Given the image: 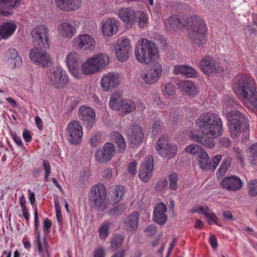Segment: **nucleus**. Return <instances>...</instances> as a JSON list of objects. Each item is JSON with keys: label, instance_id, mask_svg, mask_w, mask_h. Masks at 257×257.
I'll list each match as a JSON object with an SVG mask.
<instances>
[{"label": "nucleus", "instance_id": "obj_1", "mask_svg": "<svg viewBox=\"0 0 257 257\" xmlns=\"http://www.w3.org/2000/svg\"><path fill=\"white\" fill-rule=\"evenodd\" d=\"M195 124L202 133L203 136L193 135L191 133L189 137L195 142L206 147L213 148L214 143L212 139L218 138L223 132L222 122L220 117L215 113H204L196 120Z\"/></svg>", "mask_w": 257, "mask_h": 257}, {"label": "nucleus", "instance_id": "obj_2", "mask_svg": "<svg viewBox=\"0 0 257 257\" xmlns=\"http://www.w3.org/2000/svg\"><path fill=\"white\" fill-rule=\"evenodd\" d=\"M166 28L169 30H177L189 26L188 35L195 45L200 46L206 41L207 27L205 22L199 17L194 16L186 20L185 18L179 19L171 16L165 20Z\"/></svg>", "mask_w": 257, "mask_h": 257}, {"label": "nucleus", "instance_id": "obj_3", "mask_svg": "<svg viewBox=\"0 0 257 257\" xmlns=\"http://www.w3.org/2000/svg\"><path fill=\"white\" fill-rule=\"evenodd\" d=\"M238 104L232 98L223 104L222 113L228 120V127L231 137L236 138L241 132L248 135V123L244 114L236 110Z\"/></svg>", "mask_w": 257, "mask_h": 257}, {"label": "nucleus", "instance_id": "obj_4", "mask_svg": "<svg viewBox=\"0 0 257 257\" xmlns=\"http://www.w3.org/2000/svg\"><path fill=\"white\" fill-rule=\"evenodd\" d=\"M233 89L248 109L257 111V91L255 81L246 76L234 78Z\"/></svg>", "mask_w": 257, "mask_h": 257}, {"label": "nucleus", "instance_id": "obj_5", "mask_svg": "<svg viewBox=\"0 0 257 257\" xmlns=\"http://www.w3.org/2000/svg\"><path fill=\"white\" fill-rule=\"evenodd\" d=\"M135 55L142 64H148L158 57V50L155 44L146 38H141L137 42Z\"/></svg>", "mask_w": 257, "mask_h": 257}, {"label": "nucleus", "instance_id": "obj_6", "mask_svg": "<svg viewBox=\"0 0 257 257\" xmlns=\"http://www.w3.org/2000/svg\"><path fill=\"white\" fill-rule=\"evenodd\" d=\"M109 62V57L105 54L94 55L81 64L79 69L80 74L77 79L81 78L83 75H91L101 71Z\"/></svg>", "mask_w": 257, "mask_h": 257}, {"label": "nucleus", "instance_id": "obj_7", "mask_svg": "<svg viewBox=\"0 0 257 257\" xmlns=\"http://www.w3.org/2000/svg\"><path fill=\"white\" fill-rule=\"evenodd\" d=\"M46 80L55 88L63 89L68 84L69 76L63 68L57 66L47 73Z\"/></svg>", "mask_w": 257, "mask_h": 257}, {"label": "nucleus", "instance_id": "obj_8", "mask_svg": "<svg viewBox=\"0 0 257 257\" xmlns=\"http://www.w3.org/2000/svg\"><path fill=\"white\" fill-rule=\"evenodd\" d=\"M89 201L91 206L101 211H104L108 203L106 200V190L104 185L98 184L91 189Z\"/></svg>", "mask_w": 257, "mask_h": 257}, {"label": "nucleus", "instance_id": "obj_9", "mask_svg": "<svg viewBox=\"0 0 257 257\" xmlns=\"http://www.w3.org/2000/svg\"><path fill=\"white\" fill-rule=\"evenodd\" d=\"M156 150L159 155L169 160L176 155L178 152V146L170 142L167 137L162 136L156 143Z\"/></svg>", "mask_w": 257, "mask_h": 257}, {"label": "nucleus", "instance_id": "obj_10", "mask_svg": "<svg viewBox=\"0 0 257 257\" xmlns=\"http://www.w3.org/2000/svg\"><path fill=\"white\" fill-rule=\"evenodd\" d=\"M162 72V65L159 62H155L150 67L142 71L141 78L145 84L153 85L159 81Z\"/></svg>", "mask_w": 257, "mask_h": 257}, {"label": "nucleus", "instance_id": "obj_11", "mask_svg": "<svg viewBox=\"0 0 257 257\" xmlns=\"http://www.w3.org/2000/svg\"><path fill=\"white\" fill-rule=\"evenodd\" d=\"M49 48L44 46L34 48L29 53V58L32 62L41 66H48L51 63V57L48 50Z\"/></svg>", "mask_w": 257, "mask_h": 257}, {"label": "nucleus", "instance_id": "obj_12", "mask_svg": "<svg viewBox=\"0 0 257 257\" xmlns=\"http://www.w3.org/2000/svg\"><path fill=\"white\" fill-rule=\"evenodd\" d=\"M221 159L222 156L220 155H217L211 160H210L207 153L204 150L201 152L200 154H198L196 158V161L197 164L201 169L213 171L217 168Z\"/></svg>", "mask_w": 257, "mask_h": 257}, {"label": "nucleus", "instance_id": "obj_13", "mask_svg": "<svg viewBox=\"0 0 257 257\" xmlns=\"http://www.w3.org/2000/svg\"><path fill=\"white\" fill-rule=\"evenodd\" d=\"M114 50L116 58L118 61H126L132 51L130 39L125 37H120L117 40Z\"/></svg>", "mask_w": 257, "mask_h": 257}, {"label": "nucleus", "instance_id": "obj_14", "mask_svg": "<svg viewBox=\"0 0 257 257\" xmlns=\"http://www.w3.org/2000/svg\"><path fill=\"white\" fill-rule=\"evenodd\" d=\"M121 75L114 72L103 74L100 80V86L103 91L109 92L117 87L121 83Z\"/></svg>", "mask_w": 257, "mask_h": 257}, {"label": "nucleus", "instance_id": "obj_15", "mask_svg": "<svg viewBox=\"0 0 257 257\" xmlns=\"http://www.w3.org/2000/svg\"><path fill=\"white\" fill-rule=\"evenodd\" d=\"M72 46L76 50L93 51L96 47L94 38L89 34H81L77 35L72 40Z\"/></svg>", "mask_w": 257, "mask_h": 257}, {"label": "nucleus", "instance_id": "obj_16", "mask_svg": "<svg viewBox=\"0 0 257 257\" xmlns=\"http://www.w3.org/2000/svg\"><path fill=\"white\" fill-rule=\"evenodd\" d=\"M80 24L78 20L61 22L57 27V33L63 39H71L77 33L76 29Z\"/></svg>", "mask_w": 257, "mask_h": 257}, {"label": "nucleus", "instance_id": "obj_17", "mask_svg": "<svg viewBox=\"0 0 257 257\" xmlns=\"http://www.w3.org/2000/svg\"><path fill=\"white\" fill-rule=\"evenodd\" d=\"M67 137L72 144H78L82 140V127L79 121L73 120L69 122L66 127Z\"/></svg>", "mask_w": 257, "mask_h": 257}, {"label": "nucleus", "instance_id": "obj_18", "mask_svg": "<svg viewBox=\"0 0 257 257\" xmlns=\"http://www.w3.org/2000/svg\"><path fill=\"white\" fill-rule=\"evenodd\" d=\"M48 30L44 25L34 28L31 32L34 42L39 47L44 46L46 48H49V39L47 36Z\"/></svg>", "mask_w": 257, "mask_h": 257}, {"label": "nucleus", "instance_id": "obj_19", "mask_svg": "<svg viewBox=\"0 0 257 257\" xmlns=\"http://www.w3.org/2000/svg\"><path fill=\"white\" fill-rule=\"evenodd\" d=\"M80 56L79 54L76 52H71L66 56L65 62L68 67V70L71 75L74 78L79 76L80 67L79 62Z\"/></svg>", "mask_w": 257, "mask_h": 257}, {"label": "nucleus", "instance_id": "obj_20", "mask_svg": "<svg viewBox=\"0 0 257 257\" xmlns=\"http://www.w3.org/2000/svg\"><path fill=\"white\" fill-rule=\"evenodd\" d=\"M199 66L202 72L206 75L221 73L224 71L210 57L203 58L200 62Z\"/></svg>", "mask_w": 257, "mask_h": 257}, {"label": "nucleus", "instance_id": "obj_21", "mask_svg": "<svg viewBox=\"0 0 257 257\" xmlns=\"http://www.w3.org/2000/svg\"><path fill=\"white\" fill-rule=\"evenodd\" d=\"M78 116L88 130L93 126L95 120V112L93 109L86 106H82L78 112Z\"/></svg>", "mask_w": 257, "mask_h": 257}, {"label": "nucleus", "instance_id": "obj_22", "mask_svg": "<svg viewBox=\"0 0 257 257\" xmlns=\"http://www.w3.org/2000/svg\"><path fill=\"white\" fill-rule=\"evenodd\" d=\"M115 152L114 145L112 143H106L102 149L97 150L95 154L96 160L100 163L106 162L111 159Z\"/></svg>", "mask_w": 257, "mask_h": 257}, {"label": "nucleus", "instance_id": "obj_23", "mask_svg": "<svg viewBox=\"0 0 257 257\" xmlns=\"http://www.w3.org/2000/svg\"><path fill=\"white\" fill-rule=\"evenodd\" d=\"M153 165L154 159L152 156H149L145 158L141 165L139 174L142 181L147 182L150 180L152 176Z\"/></svg>", "mask_w": 257, "mask_h": 257}, {"label": "nucleus", "instance_id": "obj_24", "mask_svg": "<svg viewBox=\"0 0 257 257\" xmlns=\"http://www.w3.org/2000/svg\"><path fill=\"white\" fill-rule=\"evenodd\" d=\"M5 63L10 68L14 69L20 67L22 64V59L19 56L18 51L13 48L7 50L4 56Z\"/></svg>", "mask_w": 257, "mask_h": 257}, {"label": "nucleus", "instance_id": "obj_25", "mask_svg": "<svg viewBox=\"0 0 257 257\" xmlns=\"http://www.w3.org/2000/svg\"><path fill=\"white\" fill-rule=\"evenodd\" d=\"M137 13L132 8H121L117 12V16L124 23L133 26L136 21Z\"/></svg>", "mask_w": 257, "mask_h": 257}, {"label": "nucleus", "instance_id": "obj_26", "mask_svg": "<svg viewBox=\"0 0 257 257\" xmlns=\"http://www.w3.org/2000/svg\"><path fill=\"white\" fill-rule=\"evenodd\" d=\"M56 6L62 11L73 12L81 7L82 0H54Z\"/></svg>", "mask_w": 257, "mask_h": 257}, {"label": "nucleus", "instance_id": "obj_27", "mask_svg": "<svg viewBox=\"0 0 257 257\" xmlns=\"http://www.w3.org/2000/svg\"><path fill=\"white\" fill-rule=\"evenodd\" d=\"M21 0H0V17H8L20 5Z\"/></svg>", "mask_w": 257, "mask_h": 257}, {"label": "nucleus", "instance_id": "obj_28", "mask_svg": "<svg viewBox=\"0 0 257 257\" xmlns=\"http://www.w3.org/2000/svg\"><path fill=\"white\" fill-rule=\"evenodd\" d=\"M119 24L116 19H108L101 26V32L103 36L111 37L118 31Z\"/></svg>", "mask_w": 257, "mask_h": 257}, {"label": "nucleus", "instance_id": "obj_29", "mask_svg": "<svg viewBox=\"0 0 257 257\" xmlns=\"http://www.w3.org/2000/svg\"><path fill=\"white\" fill-rule=\"evenodd\" d=\"M221 186L228 191H235L241 188L242 182L236 176L226 177L221 181Z\"/></svg>", "mask_w": 257, "mask_h": 257}, {"label": "nucleus", "instance_id": "obj_30", "mask_svg": "<svg viewBox=\"0 0 257 257\" xmlns=\"http://www.w3.org/2000/svg\"><path fill=\"white\" fill-rule=\"evenodd\" d=\"M17 25L13 21H7L0 25V41L11 37L17 29Z\"/></svg>", "mask_w": 257, "mask_h": 257}, {"label": "nucleus", "instance_id": "obj_31", "mask_svg": "<svg viewBox=\"0 0 257 257\" xmlns=\"http://www.w3.org/2000/svg\"><path fill=\"white\" fill-rule=\"evenodd\" d=\"M166 211L167 207L163 203L157 204L153 211V220L160 225L164 224L167 220Z\"/></svg>", "mask_w": 257, "mask_h": 257}, {"label": "nucleus", "instance_id": "obj_32", "mask_svg": "<svg viewBox=\"0 0 257 257\" xmlns=\"http://www.w3.org/2000/svg\"><path fill=\"white\" fill-rule=\"evenodd\" d=\"M177 85L182 91L191 96H195L199 92L195 84L190 80L180 81L178 83Z\"/></svg>", "mask_w": 257, "mask_h": 257}, {"label": "nucleus", "instance_id": "obj_33", "mask_svg": "<svg viewBox=\"0 0 257 257\" xmlns=\"http://www.w3.org/2000/svg\"><path fill=\"white\" fill-rule=\"evenodd\" d=\"M128 136L131 144L133 145L140 144L142 142L144 138V134L142 128L139 125L133 126L131 128V131L128 133Z\"/></svg>", "mask_w": 257, "mask_h": 257}, {"label": "nucleus", "instance_id": "obj_34", "mask_svg": "<svg viewBox=\"0 0 257 257\" xmlns=\"http://www.w3.org/2000/svg\"><path fill=\"white\" fill-rule=\"evenodd\" d=\"M122 93L119 91H115L113 92L109 98V106L111 109L114 111H119L122 106Z\"/></svg>", "mask_w": 257, "mask_h": 257}, {"label": "nucleus", "instance_id": "obj_35", "mask_svg": "<svg viewBox=\"0 0 257 257\" xmlns=\"http://www.w3.org/2000/svg\"><path fill=\"white\" fill-rule=\"evenodd\" d=\"M175 74H181L188 78L195 77L197 75V72L192 67L188 65H176L174 67Z\"/></svg>", "mask_w": 257, "mask_h": 257}, {"label": "nucleus", "instance_id": "obj_36", "mask_svg": "<svg viewBox=\"0 0 257 257\" xmlns=\"http://www.w3.org/2000/svg\"><path fill=\"white\" fill-rule=\"evenodd\" d=\"M138 213L137 212H132L123 221L125 228L129 231L136 230L138 226Z\"/></svg>", "mask_w": 257, "mask_h": 257}, {"label": "nucleus", "instance_id": "obj_37", "mask_svg": "<svg viewBox=\"0 0 257 257\" xmlns=\"http://www.w3.org/2000/svg\"><path fill=\"white\" fill-rule=\"evenodd\" d=\"M125 192V188L121 185L112 187L109 193L112 198V203L113 204L118 203L122 199Z\"/></svg>", "mask_w": 257, "mask_h": 257}, {"label": "nucleus", "instance_id": "obj_38", "mask_svg": "<svg viewBox=\"0 0 257 257\" xmlns=\"http://www.w3.org/2000/svg\"><path fill=\"white\" fill-rule=\"evenodd\" d=\"M149 18L147 14L142 11H137L136 15L137 24L139 28H144L147 26L148 23Z\"/></svg>", "mask_w": 257, "mask_h": 257}, {"label": "nucleus", "instance_id": "obj_39", "mask_svg": "<svg viewBox=\"0 0 257 257\" xmlns=\"http://www.w3.org/2000/svg\"><path fill=\"white\" fill-rule=\"evenodd\" d=\"M136 109V104L132 99H124L119 111L121 113H130Z\"/></svg>", "mask_w": 257, "mask_h": 257}, {"label": "nucleus", "instance_id": "obj_40", "mask_svg": "<svg viewBox=\"0 0 257 257\" xmlns=\"http://www.w3.org/2000/svg\"><path fill=\"white\" fill-rule=\"evenodd\" d=\"M111 138L116 142L119 151H124L126 148V143L122 135L117 132H113L111 134Z\"/></svg>", "mask_w": 257, "mask_h": 257}, {"label": "nucleus", "instance_id": "obj_41", "mask_svg": "<svg viewBox=\"0 0 257 257\" xmlns=\"http://www.w3.org/2000/svg\"><path fill=\"white\" fill-rule=\"evenodd\" d=\"M161 89L163 95L167 98L174 96L176 93L174 85L170 83H166L162 85Z\"/></svg>", "mask_w": 257, "mask_h": 257}, {"label": "nucleus", "instance_id": "obj_42", "mask_svg": "<svg viewBox=\"0 0 257 257\" xmlns=\"http://www.w3.org/2000/svg\"><path fill=\"white\" fill-rule=\"evenodd\" d=\"M230 162L231 158L230 157H227L223 159L221 164L220 165L218 170H217V177H221L225 173V172L229 167Z\"/></svg>", "mask_w": 257, "mask_h": 257}, {"label": "nucleus", "instance_id": "obj_43", "mask_svg": "<svg viewBox=\"0 0 257 257\" xmlns=\"http://www.w3.org/2000/svg\"><path fill=\"white\" fill-rule=\"evenodd\" d=\"M110 223L106 221L104 222L98 229L99 237L100 238L104 239L106 238L109 234V228Z\"/></svg>", "mask_w": 257, "mask_h": 257}, {"label": "nucleus", "instance_id": "obj_44", "mask_svg": "<svg viewBox=\"0 0 257 257\" xmlns=\"http://www.w3.org/2000/svg\"><path fill=\"white\" fill-rule=\"evenodd\" d=\"M204 149L202 147L195 144L190 145L185 149L186 153L192 155H196L197 156Z\"/></svg>", "mask_w": 257, "mask_h": 257}, {"label": "nucleus", "instance_id": "obj_45", "mask_svg": "<svg viewBox=\"0 0 257 257\" xmlns=\"http://www.w3.org/2000/svg\"><path fill=\"white\" fill-rule=\"evenodd\" d=\"M247 188L248 193L251 196H257V180L249 181L247 183Z\"/></svg>", "mask_w": 257, "mask_h": 257}, {"label": "nucleus", "instance_id": "obj_46", "mask_svg": "<svg viewBox=\"0 0 257 257\" xmlns=\"http://www.w3.org/2000/svg\"><path fill=\"white\" fill-rule=\"evenodd\" d=\"M178 180V176L176 173H172L169 176V187L171 190L177 189Z\"/></svg>", "mask_w": 257, "mask_h": 257}, {"label": "nucleus", "instance_id": "obj_47", "mask_svg": "<svg viewBox=\"0 0 257 257\" xmlns=\"http://www.w3.org/2000/svg\"><path fill=\"white\" fill-rule=\"evenodd\" d=\"M123 241V238L121 235H115L111 240V247L116 248L119 245L121 244Z\"/></svg>", "mask_w": 257, "mask_h": 257}, {"label": "nucleus", "instance_id": "obj_48", "mask_svg": "<svg viewBox=\"0 0 257 257\" xmlns=\"http://www.w3.org/2000/svg\"><path fill=\"white\" fill-rule=\"evenodd\" d=\"M191 213H198L206 215L209 212V208L207 206H199L194 207L190 211Z\"/></svg>", "mask_w": 257, "mask_h": 257}, {"label": "nucleus", "instance_id": "obj_49", "mask_svg": "<svg viewBox=\"0 0 257 257\" xmlns=\"http://www.w3.org/2000/svg\"><path fill=\"white\" fill-rule=\"evenodd\" d=\"M125 208L124 205L118 204L116 206L112 207L109 211L108 214L111 215H115L120 213Z\"/></svg>", "mask_w": 257, "mask_h": 257}, {"label": "nucleus", "instance_id": "obj_50", "mask_svg": "<svg viewBox=\"0 0 257 257\" xmlns=\"http://www.w3.org/2000/svg\"><path fill=\"white\" fill-rule=\"evenodd\" d=\"M205 217L209 224H218L219 219L214 213H209V212H208L205 215Z\"/></svg>", "mask_w": 257, "mask_h": 257}, {"label": "nucleus", "instance_id": "obj_51", "mask_svg": "<svg viewBox=\"0 0 257 257\" xmlns=\"http://www.w3.org/2000/svg\"><path fill=\"white\" fill-rule=\"evenodd\" d=\"M43 166L45 172V180L46 182H48L49 181V177L51 173V166L48 161L45 160L43 161Z\"/></svg>", "mask_w": 257, "mask_h": 257}, {"label": "nucleus", "instance_id": "obj_52", "mask_svg": "<svg viewBox=\"0 0 257 257\" xmlns=\"http://www.w3.org/2000/svg\"><path fill=\"white\" fill-rule=\"evenodd\" d=\"M55 206V211H56V216L58 222H60L62 219V216L61 214V207L60 204L58 202V200L57 198H55L54 199Z\"/></svg>", "mask_w": 257, "mask_h": 257}, {"label": "nucleus", "instance_id": "obj_53", "mask_svg": "<svg viewBox=\"0 0 257 257\" xmlns=\"http://www.w3.org/2000/svg\"><path fill=\"white\" fill-rule=\"evenodd\" d=\"M162 123L160 120L156 121L153 126L152 134L154 136L157 135L159 132H160L162 129Z\"/></svg>", "mask_w": 257, "mask_h": 257}, {"label": "nucleus", "instance_id": "obj_54", "mask_svg": "<svg viewBox=\"0 0 257 257\" xmlns=\"http://www.w3.org/2000/svg\"><path fill=\"white\" fill-rule=\"evenodd\" d=\"M138 163L136 161H133L128 165L127 171L132 175H135L137 173Z\"/></svg>", "mask_w": 257, "mask_h": 257}, {"label": "nucleus", "instance_id": "obj_55", "mask_svg": "<svg viewBox=\"0 0 257 257\" xmlns=\"http://www.w3.org/2000/svg\"><path fill=\"white\" fill-rule=\"evenodd\" d=\"M105 252L102 247H98L95 249L93 253V257H105Z\"/></svg>", "mask_w": 257, "mask_h": 257}, {"label": "nucleus", "instance_id": "obj_56", "mask_svg": "<svg viewBox=\"0 0 257 257\" xmlns=\"http://www.w3.org/2000/svg\"><path fill=\"white\" fill-rule=\"evenodd\" d=\"M11 136L14 142L18 145V146H19L20 148H23L24 145L22 143L21 137L17 136L15 133H12Z\"/></svg>", "mask_w": 257, "mask_h": 257}, {"label": "nucleus", "instance_id": "obj_57", "mask_svg": "<svg viewBox=\"0 0 257 257\" xmlns=\"http://www.w3.org/2000/svg\"><path fill=\"white\" fill-rule=\"evenodd\" d=\"M35 245L37 246L40 253H41L43 250L47 248V243L45 239L42 240H40V244L35 243Z\"/></svg>", "mask_w": 257, "mask_h": 257}, {"label": "nucleus", "instance_id": "obj_58", "mask_svg": "<svg viewBox=\"0 0 257 257\" xmlns=\"http://www.w3.org/2000/svg\"><path fill=\"white\" fill-rule=\"evenodd\" d=\"M52 222L50 220L46 219L44 220L43 228L45 234H48L49 232V230L52 226Z\"/></svg>", "mask_w": 257, "mask_h": 257}, {"label": "nucleus", "instance_id": "obj_59", "mask_svg": "<svg viewBox=\"0 0 257 257\" xmlns=\"http://www.w3.org/2000/svg\"><path fill=\"white\" fill-rule=\"evenodd\" d=\"M145 231L149 235L155 234L157 232L156 227L154 225H150L146 228Z\"/></svg>", "mask_w": 257, "mask_h": 257}, {"label": "nucleus", "instance_id": "obj_60", "mask_svg": "<svg viewBox=\"0 0 257 257\" xmlns=\"http://www.w3.org/2000/svg\"><path fill=\"white\" fill-rule=\"evenodd\" d=\"M23 137L26 142H30L32 140V136L29 131L25 130L23 133Z\"/></svg>", "mask_w": 257, "mask_h": 257}, {"label": "nucleus", "instance_id": "obj_61", "mask_svg": "<svg viewBox=\"0 0 257 257\" xmlns=\"http://www.w3.org/2000/svg\"><path fill=\"white\" fill-rule=\"evenodd\" d=\"M22 212L23 217L25 218L27 223H28L29 221L30 215L27 207H24V208H22Z\"/></svg>", "mask_w": 257, "mask_h": 257}, {"label": "nucleus", "instance_id": "obj_62", "mask_svg": "<svg viewBox=\"0 0 257 257\" xmlns=\"http://www.w3.org/2000/svg\"><path fill=\"white\" fill-rule=\"evenodd\" d=\"M250 152L254 159H257V143L252 145L250 148Z\"/></svg>", "mask_w": 257, "mask_h": 257}, {"label": "nucleus", "instance_id": "obj_63", "mask_svg": "<svg viewBox=\"0 0 257 257\" xmlns=\"http://www.w3.org/2000/svg\"><path fill=\"white\" fill-rule=\"evenodd\" d=\"M39 223L38 212L37 207H35L34 211V224L36 229H37Z\"/></svg>", "mask_w": 257, "mask_h": 257}, {"label": "nucleus", "instance_id": "obj_64", "mask_svg": "<svg viewBox=\"0 0 257 257\" xmlns=\"http://www.w3.org/2000/svg\"><path fill=\"white\" fill-rule=\"evenodd\" d=\"M210 243L213 248H215L217 246V242L216 238L214 235H211L209 239Z\"/></svg>", "mask_w": 257, "mask_h": 257}]
</instances>
